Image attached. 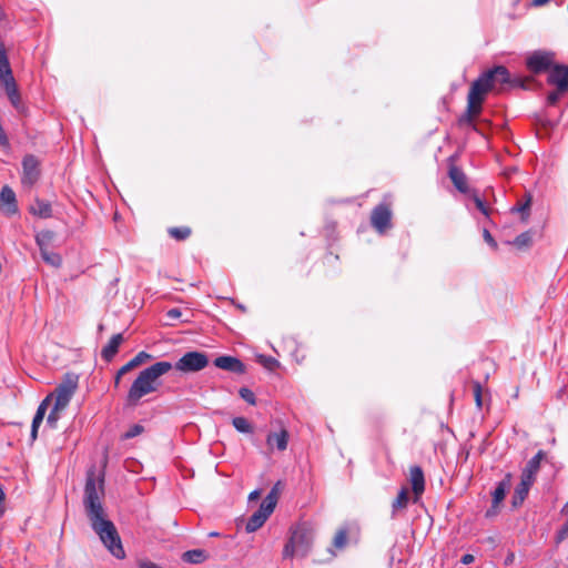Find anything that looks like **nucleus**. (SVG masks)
I'll use <instances>...</instances> for the list:
<instances>
[{"instance_id": "1", "label": "nucleus", "mask_w": 568, "mask_h": 568, "mask_svg": "<svg viewBox=\"0 0 568 568\" xmlns=\"http://www.w3.org/2000/svg\"><path fill=\"white\" fill-rule=\"evenodd\" d=\"M104 496V478L102 474H97L92 466L87 473L84 486L83 506L85 514L91 523L94 532L100 537L102 544L118 559L125 557L121 538L114 524L106 518L102 506Z\"/></svg>"}, {"instance_id": "2", "label": "nucleus", "mask_w": 568, "mask_h": 568, "mask_svg": "<svg viewBox=\"0 0 568 568\" xmlns=\"http://www.w3.org/2000/svg\"><path fill=\"white\" fill-rule=\"evenodd\" d=\"M172 368V363L161 361L142 369L128 390L125 398L126 406L136 407L141 404V399L144 396L155 393L161 385L160 378Z\"/></svg>"}, {"instance_id": "3", "label": "nucleus", "mask_w": 568, "mask_h": 568, "mask_svg": "<svg viewBox=\"0 0 568 568\" xmlns=\"http://www.w3.org/2000/svg\"><path fill=\"white\" fill-rule=\"evenodd\" d=\"M497 84H510L511 87H523L519 79L511 80L509 71L503 65L495 67L484 72L478 79L471 83V99L474 100L477 92L485 97L487 92L495 89Z\"/></svg>"}, {"instance_id": "4", "label": "nucleus", "mask_w": 568, "mask_h": 568, "mask_svg": "<svg viewBox=\"0 0 568 568\" xmlns=\"http://www.w3.org/2000/svg\"><path fill=\"white\" fill-rule=\"evenodd\" d=\"M313 540L314 529L305 523L297 525L291 531V537L283 549V557H305L312 548Z\"/></svg>"}, {"instance_id": "5", "label": "nucleus", "mask_w": 568, "mask_h": 568, "mask_svg": "<svg viewBox=\"0 0 568 568\" xmlns=\"http://www.w3.org/2000/svg\"><path fill=\"white\" fill-rule=\"evenodd\" d=\"M277 499V490L276 487H274L264 498L260 508L248 518L245 527L247 532H254L264 525V523L274 511Z\"/></svg>"}, {"instance_id": "6", "label": "nucleus", "mask_w": 568, "mask_h": 568, "mask_svg": "<svg viewBox=\"0 0 568 568\" xmlns=\"http://www.w3.org/2000/svg\"><path fill=\"white\" fill-rule=\"evenodd\" d=\"M78 388V376L74 374H65L63 381L57 386L51 398L55 397V409H64L70 403L73 394Z\"/></svg>"}, {"instance_id": "7", "label": "nucleus", "mask_w": 568, "mask_h": 568, "mask_svg": "<svg viewBox=\"0 0 568 568\" xmlns=\"http://www.w3.org/2000/svg\"><path fill=\"white\" fill-rule=\"evenodd\" d=\"M209 364V357L201 352H187L173 365L183 373H195L205 368Z\"/></svg>"}, {"instance_id": "8", "label": "nucleus", "mask_w": 568, "mask_h": 568, "mask_svg": "<svg viewBox=\"0 0 568 568\" xmlns=\"http://www.w3.org/2000/svg\"><path fill=\"white\" fill-rule=\"evenodd\" d=\"M390 220L392 211L388 204L381 203L372 211L371 223L373 227L379 233H384L387 229L390 227Z\"/></svg>"}, {"instance_id": "9", "label": "nucleus", "mask_w": 568, "mask_h": 568, "mask_svg": "<svg viewBox=\"0 0 568 568\" xmlns=\"http://www.w3.org/2000/svg\"><path fill=\"white\" fill-rule=\"evenodd\" d=\"M22 183L27 186H32L38 181L40 175L39 162L37 158L33 155L24 156L22 161Z\"/></svg>"}, {"instance_id": "10", "label": "nucleus", "mask_w": 568, "mask_h": 568, "mask_svg": "<svg viewBox=\"0 0 568 568\" xmlns=\"http://www.w3.org/2000/svg\"><path fill=\"white\" fill-rule=\"evenodd\" d=\"M485 97L477 92L475 99H471V88L469 89L467 97V111L460 118L459 122L462 124H471L474 118L477 116L481 112V104L484 102Z\"/></svg>"}, {"instance_id": "11", "label": "nucleus", "mask_w": 568, "mask_h": 568, "mask_svg": "<svg viewBox=\"0 0 568 568\" xmlns=\"http://www.w3.org/2000/svg\"><path fill=\"white\" fill-rule=\"evenodd\" d=\"M0 211L7 216L18 213L16 194L8 185L3 186L0 192Z\"/></svg>"}, {"instance_id": "12", "label": "nucleus", "mask_w": 568, "mask_h": 568, "mask_svg": "<svg viewBox=\"0 0 568 568\" xmlns=\"http://www.w3.org/2000/svg\"><path fill=\"white\" fill-rule=\"evenodd\" d=\"M548 83L558 88L559 91H568V67L555 65L549 71Z\"/></svg>"}, {"instance_id": "13", "label": "nucleus", "mask_w": 568, "mask_h": 568, "mask_svg": "<svg viewBox=\"0 0 568 568\" xmlns=\"http://www.w3.org/2000/svg\"><path fill=\"white\" fill-rule=\"evenodd\" d=\"M214 365L223 371L244 374L245 365L236 357L230 355L219 356L214 359Z\"/></svg>"}, {"instance_id": "14", "label": "nucleus", "mask_w": 568, "mask_h": 568, "mask_svg": "<svg viewBox=\"0 0 568 568\" xmlns=\"http://www.w3.org/2000/svg\"><path fill=\"white\" fill-rule=\"evenodd\" d=\"M552 62V55L545 52H535L527 59V67L534 73L547 70Z\"/></svg>"}, {"instance_id": "15", "label": "nucleus", "mask_w": 568, "mask_h": 568, "mask_svg": "<svg viewBox=\"0 0 568 568\" xmlns=\"http://www.w3.org/2000/svg\"><path fill=\"white\" fill-rule=\"evenodd\" d=\"M409 483L415 496V501L419 499L425 490L424 471L419 466H412L409 468Z\"/></svg>"}, {"instance_id": "16", "label": "nucleus", "mask_w": 568, "mask_h": 568, "mask_svg": "<svg viewBox=\"0 0 568 568\" xmlns=\"http://www.w3.org/2000/svg\"><path fill=\"white\" fill-rule=\"evenodd\" d=\"M546 457L544 450H539L532 458H530L525 468L523 469L521 477L535 481L536 475L539 471L540 463Z\"/></svg>"}, {"instance_id": "17", "label": "nucleus", "mask_w": 568, "mask_h": 568, "mask_svg": "<svg viewBox=\"0 0 568 568\" xmlns=\"http://www.w3.org/2000/svg\"><path fill=\"white\" fill-rule=\"evenodd\" d=\"M50 400H51V396H47L41 402V404L38 406V409L36 412V415L33 417L32 425H31V439H32V442L37 439L39 426L43 422V418L45 416V413H47L48 405H49Z\"/></svg>"}, {"instance_id": "18", "label": "nucleus", "mask_w": 568, "mask_h": 568, "mask_svg": "<svg viewBox=\"0 0 568 568\" xmlns=\"http://www.w3.org/2000/svg\"><path fill=\"white\" fill-rule=\"evenodd\" d=\"M50 400H51V396H47L41 402V404L38 406V409L36 412V415L33 417L32 425H31V439H32V442L37 439L39 426L43 422V418L45 416V413H47L48 405H49Z\"/></svg>"}, {"instance_id": "19", "label": "nucleus", "mask_w": 568, "mask_h": 568, "mask_svg": "<svg viewBox=\"0 0 568 568\" xmlns=\"http://www.w3.org/2000/svg\"><path fill=\"white\" fill-rule=\"evenodd\" d=\"M122 342L123 335L121 333L113 335L109 343L101 351L102 358L106 362H110L118 354Z\"/></svg>"}, {"instance_id": "20", "label": "nucleus", "mask_w": 568, "mask_h": 568, "mask_svg": "<svg viewBox=\"0 0 568 568\" xmlns=\"http://www.w3.org/2000/svg\"><path fill=\"white\" fill-rule=\"evenodd\" d=\"M448 175L454 183L455 187L462 192L466 193L468 191L467 178L465 173L456 165H450Z\"/></svg>"}, {"instance_id": "21", "label": "nucleus", "mask_w": 568, "mask_h": 568, "mask_svg": "<svg viewBox=\"0 0 568 568\" xmlns=\"http://www.w3.org/2000/svg\"><path fill=\"white\" fill-rule=\"evenodd\" d=\"M532 484V480L527 479L525 477H520V483L517 485L515 494L513 496L514 507H518L524 503Z\"/></svg>"}, {"instance_id": "22", "label": "nucleus", "mask_w": 568, "mask_h": 568, "mask_svg": "<svg viewBox=\"0 0 568 568\" xmlns=\"http://www.w3.org/2000/svg\"><path fill=\"white\" fill-rule=\"evenodd\" d=\"M288 443V433L286 429H281L278 433H270L266 438L268 447H276L283 452L286 449Z\"/></svg>"}, {"instance_id": "23", "label": "nucleus", "mask_w": 568, "mask_h": 568, "mask_svg": "<svg viewBox=\"0 0 568 568\" xmlns=\"http://www.w3.org/2000/svg\"><path fill=\"white\" fill-rule=\"evenodd\" d=\"M513 475L510 473L506 474L504 479L498 483L497 487L493 491V505L498 506L505 498L506 493L511 486Z\"/></svg>"}, {"instance_id": "24", "label": "nucleus", "mask_w": 568, "mask_h": 568, "mask_svg": "<svg viewBox=\"0 0 568 568\" xmlns=\"http://www.w3.org/2000/svg\"><path fill=\"white\" fill-rule=\"evenodd\" d=\"M29 211L31 214L40 219H49L52 216L51 204L40 199H36L34 203L30 206Z\"/></svg>"}, {"instance_id": "25", "label": "nucleus", "mask_w": 568, "mask_h": 568, "mask_svg": "<svg viewBox=\"0 0 568 568\" xmlns=\"http://www.w3.org/2000/svg\"><path fill=\"white\" fill-rule=\"evenodd\" d=\"M152 358L153 356L151 354L142 351L120 368V374H126L133 368L144 364L145 362L151 361Z\"/></svg>"}, {"instance_id": "26", "label": "nucleus", "mask_w": 568, "mask_h": 568, "mask_svg": "<svg viewBox=\"0 0 568 568\" xmlns=\"http://www.w3.org/2000/svg\"><path fill=\"white\" fill-rule=\"evenodd\" d=\"M1 84L4 87L6 93L12 105L18 109L20 105V94L14 78L10 77L8 81L2 82Z\"/></svg>"}, {"instance_id": "27", "label": "nucleus", "mask_w": 568, "mask_h": 568, "mask_svg": "<svg viewBox=\"0 0 568 568\" xmlns=\"http://www.w3.org/2000/svg\"><path fill=\"white\" fill-rule=\"evenodd\" d=\"M12 75L10 63L6 54L3 45L0 47V83L8 81Z\"/></svg>"}, {"instance_id": "28", "label": "nucleus", "mask_w": 568, "mask_h": 568, "mask_svg": "<svg viewBox=\"0 0 568 568\" xmlns=\"http://www.w3.org/2000/svg\"><path fill=\"white\" fill-rule=\"evenodd\" d=\"M408 488L407 487H403L396 499L393 501L392 504V511H393V517L399 511V510H403L407 507L408 505Z\"/></svg>"}, {"instance_id": "29", "label": "nucleus", "mask_w": 568, "mask_h": 568, "mask_svg": "<svg viewBox=\"0 0 568 568\" xmlns=\"http://www.w3.org/2000/svg\"><path fill=\"white\" fill-rule=\"evenodd\" d=\"M55 237L54 232L50 230H43L36 235V242L40 251L49 250V246Z\"/></svg>"}, {"instance_id": "30", "label": "nucleus", "mask_w": 568, "mask_h": 568, "mask_svg": "<svg viewBox=\"0 0 568 568\" xmlns=\"http://www.w3.org/2000/svg\"><path fill=\"white\" fill-rule=\"evenodd\" d=\"M207 558V555L202 549L187 550L182 555V559L190 564H201Z\"/></svg>"}, {"instance_id": "31", "label": "nucleus", "mask_w": 568, "mask_h": 568, "mask_svg": "<svg viewBox=\"0 0 568 568\" xmlns=\"http://www.w3.org/2000/svg\"><path fill=\"white\" fill-rule=\"evenodd\" d=\"M41 253V257L42 260L53 266V267H60L61 264H62V258L60 256V254L53 252V251H50V250H43V251H40Z\"/></svg>"}, {"instance_id": "32", "label": "nucleus", "mask_w": 568, "mask_h": 568, "mask_svg": "<svg viewBox=\"0 0 568 568\" xmlns=\"http://www.w3.org/2000/svg\"><path fill=\"white\" fill-rule=\"evenodd\" d=\"M532 242V235L530 232H524L515 237V240L511 242L513 245H515L517 248H526L531 245Z\"/></svg>"}, {"instance_id": "33", "label": "nucleus", "mask_w": 568, "mask_h": 568, "mask_svg": "<svg viewBox=\"0 0 568 568\" xmlns=\"http://www.w3.org/2000/svg\"><path fill=\"white\" fill-rule=\"evenodd\" d=\"M234 428L240 433H252L253 428L245 417H235L232 420Z\"/></svg>"}, {"instance_id": "34", "label": "nucleus", "mask_w": 568, "mask_h": 568, "mask_svg": "<svg viewBox=\"0 0 568 568\" xmlns=\"http://www.w3.org/2000/svg\"><path fill=\"white\" fill-rule=\"evenodd\" d=\"M169 234L171 235V237L178 240V241H183L185 239H187L191 234V230L186 226L184 227H171L169 230Z\"/></svg>"}, {"instance_id": "35", "label": "nucleus", "mask_w": 568, "mask_h": 568, "mask_svg": "<svg viewBox=\"0 0 568 568\" xmlns=\"http://www.w3.org/2000/svg\"><path fill=\"white\" fill-rule=\"evenodd\" d=\"M347 544V530L346 529H339L333 539V545L337 549H342Z\"/></svg>"}, {"instance_id": "36", "label": "nucleus", "mask_w": 568, "mask_h": 568, "mask_svg": "<svg viewBox=\"0 0 568 568\" xmlns=\"http://www.w3.org/2000/svg\"><path fill=\"white\" fill-rule=\"evenodd\" d=\"M239 394H240L241 398H243L246 403H248L251 405L256 404L255 395L251 389H248L246 387H242V388H240Z\"/></svg>"}, {"instance_id": "37", "label": "nucleus", "mask_w": 568, "mask_h": 568, "mask_svg": "<svg viewBox=\"0 0 568 568\" xmlns=\"http://www.w3.org/2000/svg\"><path fill=\"white\" fill-rule=\"evenodd\" d=\"M63 409H55V404L53 405V408L52 410L50 412L48 418H47V424L52 427V428H55L57 427V422L59 420L60 418V412H62Z\"/></svg>"}, {"instance_id": "38", "label": "nucleus", "mask_w": 568, "mask_h": 568, "mask_svg": "<svg viewBox=\"0 0 568 568\" xmlns=\"http://www.w3.org/2000/svg\"><path fill=\"white\" fill-rule=\"evenodd\" d=\"M260 363H262L264 365V367H266L270 371H274L275 368H277L280 366V363L277 359H275L273 357H267V356H261Z\"/></svg>"}, {"instance_id": "39", "label": "nucleus", "mask_w": 568, "mask_h": 568, "mask_svg": "<svg viewBox=\"0 0 568 568\" xmlns=\"http://www.w3.org/2000/svg\"><path fill=\"white\" fill-rule=\"evenodd\" d=\"M144 430L143 426L140 425V424H135L133 426H131L128 432H125V434L123 435V438L124 439H130V438H133L140 434H142Z\"/></svg>"}, {"instance_id": "40", "label": "nucleus", "mask_w": 568, "mask_h": 568, "mask_svg": "<svg viewBox=\"0 0 568 568\" xmlns=\"http://www.w3.org/2000/svg\"><path fill=\"white\" fill-rule=\"evenodd\" d=\"M567 91H559L558 88H556L555 91H551L548 95H547V103L549 105H555L559 100L560 98L566 93Z\"/></svg>"}, {"instance_id": "41", "label": "nucleus", "mask_w": 568, "mask_h": 568, "mask_svg": "<svg viewBox=\"0 0 568 568\" xmlns=\"http://www.w3.org/2000/svg\"><path fill=\"white\" fill-rule=\"evenodd\" d=\"M473 388H474V397H475L476 405L478 408H480L483 406V399H481L483 388H481L480 383L474 382Z\"/></svg>"}, {"instance_id": "42", "label": "nucleus", "mask_w": 568, "mask_h": 568, "mask_svg": "<svg viewBox=\"0 0 568 568\" xmlns=\"http://www.w3.org/2000/svg\"><path fill=\"white\" fill-rule=\"evenodd\" d=\"M568 538V520L562 525V527L556 534V542L560 544L565 539Z\"/></svg>"}, {"instance_id": "43", "label": "nucleus", "mask_w": 568, "mask_h": 568, "mask_svg": "<svg viewBox=\"0 0 568 568\" xmlns=\"http://www.w3.org/2000/svg\"><path fill=\"white\" fill-rule=\"evenodd\" d=\"M530 201H531V199H530V196H528V199L526 200L525 203L519 204V205H517L516 207L513 209V211H517V212L523 213V220H526V217L528 215L527 211L529 210Z\"/></svg>"}, {"instance_id": "44", "label": "nucleus", "mask_w": 568, "mask_h": 568, "mask_svg": "<svg viewBox=\"0 0 568 568\" xmlns=\"http://www.w3.org/2000/svg\"><path fill=\"white\" fill-rule=\"evenodd\" d=\"M484 239L488 245H490L495 250L497 248V242L494 240L488 230H484Z\"/></svg>"}, {"instance_id": "45", "label": "nucleus", "mask_w": 568, "mask_h": 568, "mask_svg": "<svg viewBox=\"0 0 568 568\" xmlns=\"http://www.w3.org/2000/svg\"><path fill=\"white\" fill-rule=\"evenodd\" d=\"M139 568H161L156 564L150 561V560H140L138 562Z\"/></svg>"}, {"instance_id": "46", "label": "nucleus", "mask_w": 568, "mask_h": 568, "mask_svg": "<svg viewBox=\"0 0 568 568\" xmlns=\"http://www.w3.org/2000/svg\"><path fill=\"white\" fill-rule=\"evenodd\" d=\"M475 203H476V206L477 209L485 215H488V210L485 205V203L479 199V197H475Z\"/></svg>"}, {"instance_id": "47", "label": "nucleus", "mask_w": 568, "mask_h": 568, "mask_svg": "<svg viewBox=\"0 0 568 568\" xmlns=\"http://www.w3.org/2000/svg\"><path fill=\"white\" fill-rule=\"evenodd\" d=\"M166 315L171 320H176L182 315V312L179 308H171L168 311Z\"/></svg>"}, {"instance_id": "48", "label": "nucleus", "mask_w": 568, "mask_h": 568, "mask_svg": "<svg viewBox=\"0 0 568 568\" xmlns=\"http://www.w3.org/2000/svg\"><path fill=\"white\" fill-rule=\"evenodd\" d=\"M474 560H475V557H474L471 554H465V555L462 557V559H460L462 564H464V565H469V564H471Z\"/></svg>"}, {"instance_id": "49", "label": "nucleus", "mask_w": 568, "mask_h": 568, "mask_svg": "<svg viewBox=\"0 0 568 568\" xmlns=\"http://www.w3.org/2000/svg\"><path fill=\"white\" fill-rule=\"evenodd\" d=\"M123 375H124V374H120V369L116 372L115 377H114V386H115V387H119V385H120V381H121V377H122Z\"/></svg>"}, {"instance_id": "50", "label": "nucleus", "mask_w": 568, "mask_h": 568, "mask_svg": "<svg viewBox=\"0 0 568 568\" xmlns=\"http://www.w3.org/2000/svg\"><path fill=\"white\" fill-rule=\"evenodd\" d=\"M550 0H532V6L534 7H541L546 3H548Z\"/></svg>"}, {"instance_id": "51", "label": "nucleus", "mask_w": 568, "mask_h": 568, "mask_svg": "<svg viewBox=\"0 0 568 568\" xmlns=\"http://www.w3.org/2000/svg\"><path fill=\"white\" fill-rule=\"evenodd\" d=\"M260 497V491L258 490H254L248 496V500L252 501V500H255Z\"/></svg>"}, {"instance_id": "52", "label": "nucleus", "mask_w": 568, "mask_h": 568, "mask_svg": "<svg viewBox=\"0 0 568 568\" xmlns=\"http://www.w3.org/2000/svg\"><path fill=\"white\" fill-rule=\"evenodd\" d=\"M560 514L561 515H567L568 514V501L562 506V508L560 510Z\"/></svg>"}, {"instance_id": "53", "label": "nucleus", "mask_w": 568, "mask_h": 568, "mask_svg": "<svg viewBox=\"0 0 568 568\" xmlns=\"http://www.w3.org/2000/svg\"><path fill=\"white\" fill-rule=\"evenodd\" d=\"M4 500V493L2 488L0 487V504Z\"/></svg>"}, {"instance_id": "54", "label": "nucleus", "mask_w": 568, "mask_h": 568, "mask_svg": "<svg viewBox=\"0 0 568 568\" xmlns=\"http://www.w3.org/2000/svg\"><path fill=\"white\" fill-rule=\"evenodd\" d=\"M99 329H100V331H102V329H103V325H102V324H100V325H99Z\"/></svg>"}, {"instance_id": "55", "label": "nucleus", "mask_w": 568, "mask_h": 568, "mask_svg": "<svg viewBox=\"0 0 568 568\" xmlns=\"http://www.w3.org/2000/svg\"><path fill=\"white\" fill-rule=\"evenodd\" d=\"M210 536H217V532H211Z\"/></svg>"}]
</instances>
